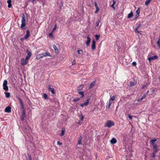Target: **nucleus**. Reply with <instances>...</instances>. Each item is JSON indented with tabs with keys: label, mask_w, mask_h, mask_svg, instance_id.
<instances>
[{
	"label": "nucleus",
	"mask_w": 160,
	"mask_h": 160,
	"mask_svg": "<svg viewBox=\"0 0 160 160\" xmlns=\"http://www.w3.org/2000/svg\"><path fill=\"white\" fill-rule=\"evenodd\" d=\"M152 0H147L145 2V4L146 5H149L150 2Z\"/></svg>",
	"instance_id": "26"
},
{
	"label": "nucleus",
	"mask_w": 160,
	"mask_h": 160,
	"mask_svg": "<svg viewBox=\"0 0 160 160\" xmlns=\"http://www.w3.org/2000/svg\"><path fill=\"white\" fill-rule=\"evenodd\" d=\"M90 41L91 38L89 37V36L88 35V36L87 37V41L86 42V44L87 46H89Z\"/></svg>",
	"instance_id": "9"
},
{
	"label": "nucleus",
	"mask_w": 160,
	"mask_h": 160,
	"mask_svg": "<svg viewBox=\"0 0 160 160\" xmlns=\"http://www.w3.org/2000/svg\"><path fill=\"white\" fill-rule=\"evenodd\" d=\"M153 147L155 150H158L157 146L155 144H153V145H152Z\"/></svg>",
	"instance_id": "34"
},
{
	"label": "nucleus",
	"mask_w": 160,
	"mask_h": 160,
	"mask_svg": "<svg viewBox=\"0 0 160 160\" xmlns=\"http://www.w3.org/2000/svg\"><path fill=\"white\" fill-rule=\"evenodd\" d=\"M157 44H159L160 43V35L159 36L158 40L157 42Z\"/></svg>",
	"instance_id": "40"
},
{
	"label": "nucleus",
	"mask_w": 160,
	"mask_h": 160,
	"mask_svg": "<svg viewBox=\"0 0 160 160\" xmlns=\"http://www.w3.org/2000/svg\"><path fill=\"white\" fill-rule=\"evenodd\" d=\"M48 88L49 90L50 89V88H51V85L50 84L48 85Z\"/></svg>",
	"instance_id": "59"
},
{
	"label": "nucleus",
	"mask_w": 160,
	"mask_h": 160,
	"mask_svg": "<svg viewBox=\"0 0 160 160\" xmlns=\"http://www.w3.org/2000/svg\"><path fill=\"white\" fill-rule=\"evenodd\" d=\"M26 52L28 53V56L31 57L32 55L31 52L29 51V49H28L27 50Z\"/></svg>",
	"instance_id": "24"
},
{
	"label": "nucleus",
	"mask_w": 160,
	"mask_h": 160,
	"mask_svg": "<svg viewBox=\"0 0 160 160\" xmlns=\"http://www.w3.org/2000/svg\"><path fill=\"white\" fill-rule=\"evenodd\" d=\"M136 83H137L136 81H134V82H133L131 83L130 84V86L132 87V86H133L135 85L136 84Z\"/></svg>",
	"instance_id": "29"
},
{
	"label": "nucleus",
	"mask_w": 160,
	"mask_h": 160,
	"mask_svg": "<svg viewBox=\"0 0 160 160\" xmlns=\"http://www.w3.org/2000/svg\"><path fill=\"white\" fill-rule=\"evenodd\" d=\"M94 5H95V8H96V10L95 12V13H97L98 12L99 9L98 6V5L97 2H94Z\"/></svg>",
	"instance_id": "8"
},
{
	"label": "nucleus",
	"mask_w": 160,
	"mask_h": 160,
	"mask_svg": "<svg viewBox=\"0 0 160 160\" xmlns=\"http://www.w3.org/2000/svg\"><path fill=\"white\" fill-rule=\"evenodd\" d=\"M132 65L134 66H136V62H133L132 63Z\"/></svg>",
	"instance_id": "54"
},
{
	"label": "nucleus",
	"mask_w": 160,
	"mask_h": 160,
	"mask_svg": "<svg viewBox=\"0 0 160 160\" xmlns=\"http://www.w3.org/2000/svg\"><path fill=\"white\" fill-rule=\"evenodd\" d=\"M80 115H81L80 119H81V120L82 121V120H83V119L84 116L82 114H81Z\"/></svg>",
	"instance_id": "38"
},
{
	"label": "nucleus",
	"mask_w": 160,
	"mask_h": 160,
	"mask_svg": "<svg viewBox=\"0 0 160 160\" xmlns=\"http://www.w3.org/2000/svg\"><path fill=\"white\" fill-rule=\"evenodd\" d=\"M81 98H77L73 99V102H76L80 100Z\"/></svg>",
	"instance_id": "22"
},
{
	"label": "nucleus",
	"mask_w": 160,
	"mask_h": 160,
	"mask_svg": "<svg viewBox=\"0 0 160 160\" xmlns=\"http://www.w3.org/2000/svg\"><path fill=\"white\" fill-rule=\"evenodd\" d=\"M159 46V48H160V43L159 44H158Z\"/></svg>",
	"instance_id": "64"
},
{
	"label": "nucleus",
	"mask_w": 160,
	"mask_h": 160,
	"mask_svg": "<svg viewBox=\"0 0 160 160\" xmlns=\"http://www.w3.org/2000/svg\"><path fill=\"white\" fill-rule=\"evenodd\" d=\"M22 114L21 116V119L23 121L24 120V118L26 117V114L25 109L22 110Z\"/></svg>",
	"instance_id": "6"
},
{
	"label": "nucleus",
	"mask_w": 160,
	"mask_h": 160,
	"mask_svg": "<svg viewBox=\"0 0 160 160\" xmlns=\"http://www.w3.org/2000/svg\"><path fill=\"white\" fill-rule=\"evenodd\" d=\"M28 158L30 160H32V158L31 156L29 154H28Z\"/></svg>",
	"instance_id": "45"
},
{
	"label": "nucleus",
	"mask_w": 160,
	"mask_h": 160,
	"mask_svg": "<svg viewBox=\"0 0 160 160\" xmlns=\"http://www.w3.org/2000/svg\"><path fill=\"white\" fill-rule=\"evenodd\" d=\"M133 16V13L132 11H131L130 13H129L128 16V18H130Z\"/></svg>",
	"instance_id": "21"
},
{
	"label": "nucleus",
	"mask_w": 160,
	"mask_h": 160,
	"mask_svg": "<svg viewBox=\"0 0 160 160\" xmlns=\"http://www.w3.org/2000/svg\"><path fill=\"white\" fill-rule=\"evenodd\" d=\"M75 60H74L72 62V65H75Z\"/></svg>",
	"instance_id": "50"
},
{
	"label": "nucleus",
	"mask_w": 160,
	"mask_h": 160,
	"mask_svg": "<svg viewBox=\"0 0 160 160\" xmlns=\"http://www.w3.org/2000/svg\"><path fill=\"white\" fill-rule=\"evenodd\" d=\"M96 81H94L92 82L90 84L89 89H90L95 84Z\"/></svg>",
	"instance_id": "14"
},
{
	"label": "nucleus",
	"mask_w": 160,
	"mask_h": 160,
	"mask_svg": "<svg viewBox=\"0 0 160 160\" xmlns=\"http://www.w3.org/2000/svg\"><path fill=\"white\" fill-rule=\"evenodd\" d=\"M92 50H94L96 48V44H95V41L94 39L92 41Z\"/></svg>",
	"instance_id": "12"
},
{
	"label": "nucleus",
	"mask_w": 160,
	"mask_h": 160,
	"mask_svg": "<svg viewBox=\"0 0 160 160\" xmlns=\"http://www.w3.org/2000/svg\"><path fill=\"white\" fill-rule=\"evenodd\" d=\"M53 47L55 52L57 53L58 52V50L57 47L55 45H53Z\"/></svg>",
	"instance_id": "20"
},
{
	"label": "nucleus",
	"mask_w": 160,
	"mask_h": 160,
	"mask_svg": "<svg viewBox=\"0 0 160 160\" xmlns=\"http://www.w3.org/2000/svg\"><path fill=\"white\" fill-rule=\"evenodd\" d=\"M128 117L131 120H132V116L130 114H129L128 115Z\"/></svg>",
	"instance_id": "43"
},
{
	"label": "nucleus",
	"mask_w": 160,
	"mask_h": 160,
	"mask_svg": "<svg viewBox=\"0 0 160 160\" xmlns=\"http://www.w3.org/2000/svg\"><path fill=\"white\" fill-rule=\"evenodd\" d=\"M95 36L96 38V40H98L100 38V35L97 34L95 35Z\"/></svg>",
	"instance_id": "37"
},
{
	"label": "nucleus",
	"mask_w": 160,
	"mask_h": 160,
	"mask_svg": "<svg viewBox=\"0 0 160 160\" xmlns=\"http://www.w3.org/2000/svg\"><path fill=\"white\" fill-rule=\"evenodd\" d=\"M112 101H110V100H109L108 105V107H107V108H108V109H110V106L112 104Z\"/></svg>",
	"instance_id": "27"
},
{
	"label": "nucleus",
	"mask_w": 160,
	"mask_h": 160,
	"mask_svg": "<svg viewBox=\"0 0 160 160\" xmlns=\"http://www.w3.org/2000/svg\"><path fill=\"white\" fill-rule=\"evenodd\" d=\"M139 14H138L136 13V15L135 16V17L134 19H136L137 18H138V17L139 16Z\"/></svg>",
	"instance_id": "48"
},
{
	"label": "nucleus",
	"mask_w": 160,
	"mask_h": 160,
	"mask_svg": "<svg viewBox=\"0 0 160 160\" xmlns=\"http://www.w3.org/2000/svg\"><path fill=\"white\" fill-rule=\"evenodd\" d=\"M50 54L49 52H46L45 53H42L39 55H38L37 58L39 57V58H42L44 57L50 56Z\"/></svg>",
	"instance_id": "3"
},
{
	"label": "nucleus",
	"mask_w": 160,
	"mask_h": 160,
	"mask_svg": "<svg viewBox=\"0 0 160 160\" xmlns=\"http://www.w3.org/2000/svg\"><path fill=\"white\" fill-rule=\"evenodd\" d=\"M78 93L82 95L80 98H82L84 96V92L83 91H80L78 92Z\"/></svg>",
	"instance_id": "23"
},
{
	"label": "nucleus",
	"mask_w": 160,
	"mask_h": 160,
	"mask_svg": "<svg viewBox=\"0 0 160 160\" xmlns=\"http://www.w3.org/2000/svg\"><path fill=\"white\" fill-rule=\"evenodd\" d=\"M18 99L19 101V102L20 103L21 108L22 109V110H23V109H24L23 106V102L22 100V99L19 98H18Z\"/></svg>",
	"instance_id": "13"
},
{
	"label": "nucleus",
	"mask_w": 160,
	"mask_h": 160,
	"mask_svg": "<svg viewBox=\"0 0 160 160\" xmlns=\"http://www.w3.org/2000/svg\"><path fill=\"white\" fill-rule=\"evenodd\" d=\"M82 138V136H80L78 140V145H81L82 144L81 141Z\"/></svg>",
	"instance_id": "17"
},
{
	"label": "nucleus",
	"mask_w": 160,
	"mask_h": 160,
	"mask_svg": "<svg viewBox=\"0 0 160 160\" xmlns=\"http://www.w3.org/2000/svg\"><path fill=\"white\" fill-rule=\"evenodd\" d=\"M142 32L141 31H139V32H138V33H139V34H140L141 35H142V33H141Z\"/></svg>",
	"instance_id": "60"
},
{
	"label": "nucleus",
	"mask_w": 160,
	"mask_h": 160,
	"mask_svg": "<svg viewBox=\"0 0 160 160\" xmlns=\"http://www.w3.org/2000/svg\"><path fill=\"white\" fill-rule=\"evenodd\" d=\"M90 98H88L87 100V102L81 104L80 105V106L81 107H84V106H87L89 103V102L90 100Z\"/></svg>",
	"instance_id": "5"
},
{
	"label": "nucleus",
	"mask_w": 160,
	"mask_h": 160,
	"mask_svg": "<svg viewBox=\"0 0 160 160\" xmlns=\"http://www.w3.org/2000/svg\"><path fill=\"white\" fill-rule=\"evenodd\" d=\"M57 144L58 145H60V146H61V145H62V142H60L59 141H58L57 142Z\"/></svg>",
	"instance_id": "41"
},
{
	"label": "nucleus",
	"mask_w": 160,
	"mask_h": 160,
	"mask_svg": "<svg viewBox=\"0 0 160 160\" xmlns=\"http://www.w3.org/2000/svg\"><path fill=\"white\" fill-rule=\"evenodd\" d=\"M100 20L99 19H98L96 22V26L98 27L99 25V24L100 22Z\"/></svg>",
	"instance_id": "35"
},
{
	"label": "nucleus",
	"mask_w": 160,
	"mask_h": 160,
	"mask_svg": "<svg viewBox=\"0 0 160 160\" xmlns=\"http://www.w3.org/2000/svg\"><path fill=\"white\" fill-rule=\"evenodd\" d=\"M148 92H149V91L148 90V91L147 92H146V94H148Z\"/></svg>",
	"instance_id": "63"
},
{
	"label": "nucleus",
	"mask_w": 160,
	"mask_h": 160,
	"mask_svg": "<svg viewBox=\"0 0 160 160\" xmlns=\"http://www.w3.org/2000/svg\"><path fill=\"white\" fill-rule=\"evenodd\" d=\"M155 154L153 153L152 157L155 158Z\"/></svg>",
	"instance_id": "58"
},
{
	"label": "nucleus",
	"mask_w": 160,
	"mask_h": 160,
	"mask_svg": "<svg viewBox=\"0 0 160 160\" xmlns=\"http://www.w3.org/2000/svg\"><path fill=\"white\" fill-rule=\"evenodd\" d=\"M26 32L27 34L24 36V38L26 39H27L30 35V31L29 30H27Z\"/></svg>",
	"instance_id": "10"
},
{
	"label": "nucleus",
	"mask_w": 160,
	"mask_h": 160,
	"mask_svg": "<svg viewBox=\"0 0 160 160\" xmlns=\"http://www.w3.org/2000/svg\"><path fill=\"white\" fill-rule=\"evenodd\" d=\"M65 129H62V132L60 134V136H62L64 135L65 134Z\"/></svg>",
	"instance_id": "31"
},
{
	"label": "nucleus",
	"mask_w": 160,
	"mask_h": 160,
	"mask_svg": "<svg viewBox=\"0 0 160 160\" xmlns=\"http://www.w3.org/2000/svg\"><path fill=\"white\" fill-rule=\"evenodd\" d=\"M114 125V122L108 120L105 124V127L110 128Z\"/></svg>",
	"instance_id": "2"
},
{
	"label": "nucleus",
	"mask_w": 160,
	"mask_h": 160,
	"mask_svg": "<svg viewBox=\"0 0 160 160\" xmlns=\"http://www.w3.org/2000/svg\"><path fill=\"white\" fill-rule=\"evenodd\" d=\"M146 97V95H145V94H144L142 96V97L141 98H142V100L143 99H144V98H145V97Z\"/></svg>",
	"instance_id": "46"
},
{
	"label": "nucleus",
	"mask_w": 160,
	"mask_h": 160,
	"mask_svg": "<svg viewBox=\"0 0 160 160\" xmlns=\"http://www.w3.org/2000/svg\"><path fill=\"white\" fill-rule=\"evenodd\" d=\"M157 141V139L155 138H154L153 139H152L151 141H150V142L151 143V144H152V145H153V144H155V143H154V142L156 141Z\"/></svg>",
	"instance_id": "25"
},
{
	"label": "nucleus",
	"mask_w": 160,
	"mask_h": 160,
	"mask_svg": "<svg viewBox=\"0 0 160 160\" xmlns=\"http://www.w3.org/2000/svg\"><path fill=\"white\" fill-rule=\"evenodd\" d=\"M6 97L8 98L10 97V93L9 92H6L5 93Z\"/></svg>",
	"instance_id": "32"
},
{
	"label": "nucleus",
	"mask_w": 160,
	"mask_h": 160,
	"mask_svg": "<svg viewBox=\"0 0 160 160\" xmlns=\"http://www.w3.org/2000/svg\"><path fill=\"white\" fill-rule=\"evenodd\" d=\"M136 12L137 13V14H139L140 12V10L139 9V8H138V10L136 11Z\"/></svg>",
	"instance_id": "39"
},
{
	"label": "nucleus",
	"mask_w": 160,
	"mask_h": 160,
	"mask_svg": "<svg viewBox=\"0 0 160 160\" xmlns=\"http://www.w3.org/2000/svg\"><path fill=\"white\" fill-rule=\"evenodd\" d=\"M80 51H82V50H81V49H80V50H78V54H80Z\"/></svg>",
	"instance_id": "49"
},
{
	"label": "nucleus",
	"mask_w": 160,
	"mask_h": 160,
	"mask_svg": "<svg viewBox=\"0 0 160 160\" xmlns=\"http://www.w3.org/2000/svg\"><path fill=\"white\" fill-rule=\"evenodd\" d=\"M111 143L115 144L117 142V140L115 138H113L110 141Z\"/></svg>",
	"instance_id": "16"
},
{
	"label": "nucleus",
	"mask_w": 160,
	"mask_h": 160,
	"mask_svg": "<svg viewBox=\"0 0 160 160\" xmlns=\"http://www.w3.org/2000/svg\"><path fill=\"white\" fill-rule=\"evenodd\" d=\"M8 82L6 80H4L3 83V89L4 90L6 91H7L8 90V87L7 86Z\"/></svg>",
	"instance_id": "4"
},
{
	"label": "nucleus",
	"mask_w": 160,
	"mask_h": 160,
	"mask_svg": "<svg viewBox=\"0 0 160 160\" xmlns=\"http://www.w3.org/2000/svg\"><path fill=\"white\" fill-rule=\"evenodd\" d=\"M142 100V98H139L138 99V102H140V101H141Z\"/></svg>",
	"instance_id": "56"
},
{
	"label": "nucleus",
	"mask_w": 160,
	"mask_h": 160,
	"mask_svg": "<svg viewBox=\"0 0 160 160\" xmlns=\"http://www.w3.org/2000/svg\"><path fill=\"white\" fill-rule=\"evenodd\" d=\"M50 102H53V100L52 99H50Z\"/></svg>",
	"instance_id": "61"
},
{
	"label": "nucleus",
	"mask_w": 160,
	"mask_h": 160,
	"mask_svg": "<svg viewBox=\"0 0 160 160\" xmlns=\"http://www.w3.org/2000/svg\"><path fill=\"white\" fill-rule=\"evenodd\" d=\"M30 57H30V56L27 55V56L26 57L25 60H27V61H28V59H29L30 58Z\"/></svg>",
	"instance_id": "42"
},
{
	"label": "nucleus",
	"mask_w": 160,
	"mask_h": 160,
	"mask_svg": "<svg viewBox=\"0 0 160 160\" xmlns=\"http://www.w3.org/2000/svg\"><path fill=\"white\" fill-rule=\"evenodd\" d=\"M57 27V25L56 24H55L54 26V28H53L52 30V32H54L55 30L56 29Z\"/></svg>",
	"instance_id": "33"
},
{
	"label": "nucleus",
	"mask_w": 160,
	"mask_h": 160,
	"mask_svg": "<svg viewBox=\"0 0 160 160\" xmlns=\"http://www.w3.org/2000/svg\"><path fill=\"white\" fill-rule=\"evenodd\" d=\"M116 0H113V4H112L114 5L116 4Z\"/></svg>",
	"instance_id": "52"
},
{
	"label": "nucleus",
	"mask_w": 160,
	"mask_h": 160,
	"mask_svg": "<svg viewBox=\"0 0 160 160\" xmlns=\"http://www.w3.org/2000/svg\"><path fill=\"white\" fill-rule=\"evenodd\" d=\"M49 90L50 91H51L53 94H55V92L54 91V88H50V89H49Z\"/></svg>",
	"instance_id": "28"
},
{
	"label": "nucleus",
	"mask_w": 160,
	"mask_h": 160,
	"mask_svg": "<svg viewBox=\"0 0 160 160\" xmlns=\"http://www.w3.org/2000/svg\"><path fill=\"white\" fill-rule=\"evenodd\" d=\"M84 87V85H81L79 86V87L78 88V91H79L82 89Z\"/></svg>",
	"instance_id": "19"
},
{
	"label": "nucleus",
	"mask_w": 160,
	"mask_h": 160,
	"mask_svg": "<svg viewBox=\"0 0 160 160\" xmlns=\"http://www.w3.org/2000/svg\"><path fill=\"white\" fill-rule=\"evenodd\" d=\"M111 7H112V8H113V9L114 10L115 9V8L114 6V5L113 4H112V5L111 6Z\"/></svg>",
	"instance_id": "53"
},
{
	"label": "nucleus",
	"mask_w": 160,
	"mask_h": 160,
	"mask_svg": "<svg viewBox=\"0 0 160 160\" xmlns=\"http://www.w3.org/2000/svg\"><path fill=\"white\" fill-rule=\"evenodd\" d=\"M158 150H154V151L153 152V153H154V154H156L157 152H158Z\"/></svg>",
	"instance_id": "51"
},
{
	"label": "nucleus",
	"mask_w": 160,
	"mask_h": 160,
	"mask_svg": "<svg viewBox=\"0 0 160 160\" xmlns=\"http://www.w3.org/2000/svg\"><path fill=\"white\" fill-rule=\"evenodd\" d=\"M147 85H148V83H147L146 85L143 86L142 87V88L144 89L147 86Z\"/></svg>",
	"instance_id": "55"
},
{
	"label": "nucleus",
	"mask_w": 160,
	"mask_h": 160,
	"mask_svg": "<svg viewBox=\"0 0 160 160\" xmlns=\"http://www.w3.org/2000/svg\"><path fill=\"white\" fill-rule=\"evenodd\" d=\"M152 93H153L155 92V90L154 89H153L152 90Z\"/></svg>",
	"instance_id": "62"
},
{
	"label": "nucleus",
	"mask_w": 160,
	"mask_h": 160,
	"mask_svg": "<svg viewBox=\"0 0 160 160\" xmlns=\"http://www.w3.org/2000/svg\"><path fill=\"white\" fill-rule=\"evenodd\" d=\"M43 98L45 99H47L48 98V95L47 94L44 93H43Z\"/></svg>",
	"instance_id": "30"
},
{
	"label": "nucleus",
	"mask_w": 160,
	"mask_h": 160,
	"mask_svg": "<svg viewBox=\"0 0 160 160\" xmlns=\"http://www.w3.org/2000/svg\"><path fill=\"white\" fill-rule=\"evenodd\" d=\"M28 62V61L26 60H24V58L22 59L21 60V63L22 65L26 64Z\"/></svg>",
	"instance_id": "15"
},
{
	"label": "nucleus",
	"mask_w": 160,
	"mask_h": 160,
	"mask_svg": "<svg viewBox=\"0 0 160 160\" xmlns=\"http://www.w3.org/2000/svg\"><path fill=\"white\" fill-rule=\"evenodd\" d=\"M11 0H8L7 3H8V7L10 8L12 7Z\"/></svg>",
	"instance_id": "18"
},
{
	"label": "nucleus",
	"mask_w": 160,
	"mask_h": 160,
	"mask_svg": "<svg viewBox=\"0 0 160 160\" xmlns=\"http://www.w3.org/2000/svg\"><path fill=\"white\" fill-rule=\"evenodd\" d=\"M25 16L24 14H23L22 19V24L21 26V28L22 29H25V26L26 24L25 22Z\"/></svg>",
	"instance_id": "1"
},
{
	"label": "nucleus",
	"mask_w": 160,
	"mask_h": 160,
	"mask_svg": "<svg viewBox=\"0 0 160 160\" xmlns=\"http://www.w3.org/2000/svg\"><path fill=\"white\" fill-rule=\"evenodd\" d=\"M11 108L10 106L7 107L5 109V111L7 112H11Z\"/></svg>",
	"instance_id": "11"
},
{
	"label": "nucleus",
	"mask_w": 160,
	"mask_h": 160,
	"mask_svg": "<svg viewBox=\"0 0 160 160\" xmlns=\"http://www.w3.org/2000/svg\"><path fill=\"white\" fill-rule=\"evenodd\" d=\"M141 26V24H138V26L136 28H139Z\"/></svg>",
	"instance_id": "47"
},
{
	"label": "nucleus",
	"mask_w": 160,
	"mask_h": 160,
	"mask_svg": "<svg viewBox=\"0 0 160 160\" xmlns=\"http://www.w3.org/2000/svg\"><path fill=\"white\" fill-rule=\"evenodd\" d=\"M138 28H136L134 29V30L135 32H139V31L138 30Z\"/></svg>",
	"instance_id": "44"
},
{
	"label": "nucleus",
	"mask_w": 160,
	"mask_h": 160,
	"mask_svg": "<svg viewBox=\"0 0 160 160\" xmlns=\"http://www.w3.org/2000/svg\"><path fill=\"white\" fill-rule=\"evenodd\" d=\"M158 57L157 55H155L153 56L150 57L148 58V60L149 61L152 60H154L155 59H157Z\"/></svg>",
	"instance_id": "7"
},
{
	"label": "nucleus",
	"mask_w": 160,
	"mask_h": 160,
	"mask_svg": "<svg viewBox=\"0 0 160 160\" xmlns=\"http://www.w3.org/2000/svg\"><path fill=\"white\" fill-rule=\"evenodd\" d=\"M115 98V97L113 96L111 97V98L109 100H110V101H112L114 100Z\"/></svg>",
	"instance_id": "36"
},
{
	"label": "nucleus",
	"mask_w": 160,
	"mask_h": 160,
	"mask_svg": "<svg viewBox=\"0 0 160 160\" xmlns=\"http://www.w3.org/2000/svg\"><path fill=\"white\" fill-rule=\"evenodd\" d=\"M53 32H52V31L49 34V35L50 36H52Z\"/></svg>",
	"instance_id": "57"
}]
</instances>
